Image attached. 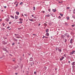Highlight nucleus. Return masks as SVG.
Returning <instances> with one entry per match:
<instances>
[{
  "instance_id": "obj_1",
  "label": "nucleus",
  "mask_w": 75,
  "mask_h": 75,
  "mask_svg": "<svg viewBox=\"0 0 75 75\" xmlns=\"http://www.w3.org/2000/svg\"><path fill=\"white\" fill-rule=\"evenodd\" d=\"M75 51L74 50H73L72 51V52H71L70 53V55H73V54H74V52H75Z\"/></svg>"
},
{
  "instance_id": "obj_2",
  "label": "nucleus",
  "mask_w": 75,
  "mask_h": 75,
  "mask_svg": "<svg viewBox=\"0 0 75 75\" xmlns=\"http://www.w3.org/2000/svg\"><path fill=\"white\" fill-rule=\"evenodd\" d=\"M73 39H71V40H70V43L71 44H72L73 43Z\"/></svg>"
},
{
  "instance_id": "obj_3",
  "label": "nucleus",
  "mask_w": 75,
  "mask_h": 75,
  "mask_svg": "<svg viewBox=\"0 0 75 75\" xmlns=\"http://www.w3.org/2000/svg\"><path fill=\"white\" fill-rule=\"evenodd\" d=\"M69 48H72V47H73V45H69Z\"/></svg>"
},
{
  "instance_id": "obj_4",
  "label": "nucleus",
  "mask_w": 75,
  "mask_h": 75,
  "mask_svg": "<svg viewBox=\"0 0 75 75\" xmlns=\"http://www.w3.org/2000/svg\"><path fill=\"white\" fill-rule=\"evenodd\" d=\"M33 57H31L29 59L30 61H33Z\"/></svg>"
},
{
  "instance_id": "obj_5",
  "label": "nucleus",
  "mask_w": 75,
  "mask_h": 75,
  "mask_svg": "<svg viewBox=\"0 0 75 75\" xmlns=\"http://www.w3.org/2000/svg\"><path fill=\"white\" fill-rule=\"evenodd\" d=\"M64 57H63L61 58L60 59V61H62L63 60V59H64Z\"/></svg>"
},
{
  "instance_id": "obj_6",
  "label": "nucleus",
  "mask_w": 75,
  "mask_h": 75,
  "mask_svg": "<svg viewBox=\"0 0 75 75\" xmlns=\"http://www.w3.org/2000/svg\"><path fill=\"white\" fill-rule=\"evenodd\" d=\"M33 19H34V18L29 19V20H30V21H34L33 20Z\"/></svg>"
},
{
  "instance_id": "obj_7",
  "label": "nucleus",
  "mask_w": 75,
  "mask_h": 75,
  "mask_svg": "<svg viewBox=\"0 0 75 75\" xmlns=\"http://www.w3.org/2000/svg\"><path fill=\"white\" fill-rule=\"evenodd\" d=\"M18 16H15V19H18Z\"/></svg>"
},
{
  "instance_id": "obj_8",
  "label": "nucleus",
  "mask_w": 75,
  "mask_h": 75,
  "mask_svg": "<svg viewBox=\"0 0 75 75\" xmlns=\"http://www.w3.org/2000/svg\"><path fill=\"white\" fill-rule=\"evenodd\" d=\"M58 50L60 52H61V51H62V50L61 49H58Z\"/></svg>"
},
{
  "instance_id": "obj_9",
  "label": "nucleus",
  "mask_w": 75,
  "mask_h": 75,
  "mask_svg": "<svg viewBox=\"0 0 75 75\" xmlns=\"http://www.w3.org/2000/svg\"><path fill=\"white\" fill-rule=\"evenodd\" d=\"M16 13L18 16L19 15V12L18 11L16 12Z\"/></svg>"
},
{
  "instance_id": "obj_10",
  "label": "nucleus",
  "mask_w": 75,
  "mask_h": 75,
  "mask_svg": "<svg viewBox=\"0 0 75 75\" xmlns=\"http://www.w3.org/2000/svg\"><path fill=\"white\" fill-rule=\"evenodd\" d=\"M45 16L47 17H50V14H48V15H46Z\"/></svg>"
},
{
  "instance_id": "obj_11",
  "label": "nucleus",
  "mask_w": 75,
  "mask_h": 75,
  "mask_svg": "<svg viewBox=\"0 0 75 75\" xmlns=\"http://www.w3.org/2000/svg\"><path fill=\"white\" fill-rule=\"evenodd\" d=\"M48 31H49V29H47L46 30V33H48Z\"/></svg>"
},
{
  "instance_id": "obj_12",
  "label": "nucleus",
  "mask_w": 75,
  "mask_h": 75,
  "mask_svg": "<svg viewBox=\"0 0 75 75\" xmlns=\"http://www.w3.org/2000/svg\"><path fill=\"white\" fill-rule=\"evenodd\" d=\"M13 41H17V40L16 39L14 38L13 39Z\"/></svg>"
},
{
  "instance_id": "obj_13",
  "label": "nucleus",
  "mask_w": 75,
  "mask_h": 75,
  "mask_svg": "<svg viewBox=\"0 0 75 75\" xmlns=\"http://www.w3.org/2000/svg\"><path fill=\"white\" fill-rule=\"evenodd\" d=\"M18 67V66H17V67H15L14 68V69H17V68Z\"/></svg>"
},
{
  "instance_id": "obj_14",
  "label": "nucleus",
  "mask_w": 75,
  "mask_h": 75,
  "mask_svg": "<svg viewBox=\"0 0 75 75\" xmlns=\"http://www.w3.org/2000/svg\"><path fill=\"white\" fill-rule=\"evenodd\" d=\"M3 43L4 44H7V42H5L4 41L3 42Z\"/></svg>"
},
{
  "instance_id": "obj_15",
  "label": "nucleus",
  "mask_w": 75,
  "mask_h": 75,
  "mask_svg": "<svg viewBox=\"0 0 75 75\" xmlns=\"http://www.w3.org/2000/svg\"><path fill=\"white\" fill-rule=\"evenodd\" d=\"M52 11L53 12H55L57 11V10L55 9H53Z\"/></svg>"
},
{
  "instance_id": "obj_16",
  "label": "nucleus",
  "mask_w": 75,
  "mask_h": 75,
  "mask_svg": "<svg viewBox=\"0 0 75 75\" xmlns=\"http://www.w3.org/2000/svg\"><path fill=\"white\" fill-rule=\"evenodd\" d=\"M11 17V18H13V19H14V16H13L12 15H11L10 16Z\"/></svg>"
},
{
  "instance_id": "obj_17",
  "label": "nucleus",
  "mask_w": 75,
  "mask_h": 75,
  "mask_svg": "<svg viewBox=\"0 0 75 75\" xmlns=\"http://www.w3.org/2000/svg\"><path fill=\"white\" fill-rule=\"evenodd\" d=\"M65 36L63 35H62V38H64Z\"/></svg>"
},
{
  "instance_id": "obj_18",
  "label": "nucleus",
  "mask_w": 75,
  "mask_h": 75,
  "mask_svg": "<svg viewBox=\"0 0 75 75\" xmlns=\"http://www.w3.org/2000/svg\"><path fill=\"white\" fill-rule=\"evenodd\" d=\"M67 38H69V34H68L67 35Z\"/></svg>"
},
{
  "instance_id": "obj_19",
  "label": "nucleus",
  "mask_w": 75,
  "mask_h": 75,
  "mask_svg": "<svg viewBox=\"0 0 75 75\" xmlns=\"http://www.w3.org/2000/svg\"><path fill=\"white\" fill-rule=\"evenodd\" d=\"M6 21H9V20L8 19H6Z\"/></svg>"
},
{
  "instance_id": "obj_20",
  "label": "nucleus",
  "mask_w": 75,
  "mask_h": 75,
  "mask_svg": "<svg viewBox=\"0 0 75 75\" xmlns=\"http://www.w3.org/2000/svg\"><path fill=\"white\" fill-rule=\"evenodd\" d=\"M3 50L4 51H7V50H6V49L5 48H3Z\"/></svg>"
},
{
  "instance_id": "obj_21",
  "label": "nucleus",
  "mask_w": 75,
  "mask_h": 75,
  "mask_svg": "<svg viewBox=\"0 0 75 75\" xmlns=\"http://www.w3.org/2000/svg\"><path fill=\"white\" fill-rule=\"evenodd\" d=\"M68 35V33H66L64 34V35L65 36H66V35Z\"/></svg>"
},
{
  "instance_id": "obj_22",
  "label": "nucleus",
  "mask_w": 75,
  "mask_h": 75,
  "mask_svg": "<svg viewBox=\"0 0 75 75\" xmlns=\"http://www.w3.org/2000/svg\"><path fill=\"white\" fill-rule=\"evenodd\" d=\"M4 55L2 56V57H1L0 58V59H1V58H4Z\"/></svg>"
},
{
  "instance_id": "obj_23",
  "label": "nucleus",
  "mask_w": 75,
  "mask_h": 75,
  "mask_svg": "<svg viewBox=\"0 0 75 75\" xmlns=\"http://www.w3.org/2000/svg\"><path fill=\"white\" fill-rule=\"evenodd\" d=\"M46 36H49V33H46Z\"/></svg>"
},
{
  "instance_id": "obj_24",
  "label": "nucleus",
  "mask_w": 75,
  "mask_h": 75,
  "mask_svg": "<svg viewBox=\"0 0 75 75\" xmlns=\"http://www.w3.org/2000/svg\"><path fill=\"white\" fill-rule=\"evenodd\" d=\"M58 18H59V19H60L61 18V16H59L58 17Z\"/></svg>"
},
{
  "instance_id": "obj_25",
  "label": "nucleus",
  "mask_w": 75,
  "mask_h": 75,
  "mask_svg": "<svg viewBox=\"0 0 75 75\" xmlns=\"http://www.w3.org/2000/svg\"><path fill=\"white\" fill-rule=\"evenodd\" d=\"M33 8V10H34V11H35V6H34Z\"/></svg>"
},
{
  "instance_id": "obj_26",
  "label": "nucleus",
  "mask_w": 75,
  "mask_h": 75,
  "mask_svg": "<svg viewBox=\"0 0 75 75\" xmlns=\"http://www.w3.org/2000/svg\"><path fill=\"white\" fill-rule=\"evenodd\" d=\"M67 40L66 39H64V42H67Z\"/></svg>"
},
{
  "instance_id": "obj_27",
  "label": "nucleus",
  "mask_w": 75,
  "mask_h": 75,
  "mask_svg": "<svg viewBox=\"0 0 75 75\" xmlns=\"http://www.w3.org/2000/svg\"><path fill=\"white\" fill-rule=\"evenodd\" d=\"M18 24H20V23H23V22L21 21L19 22H18Z\"/></svg>"
},
{
  "instance_id": "obj_28",
  "label": "nucleus",
  "mask_w": 75,
  "mask_h": 75,
  "mask_svg": "<svg viewBox=\"0 0 75 75\" xmlns=\"http://www.w3.org/2000/svg\"><path fill=\"white\" fill-rule=\"evenodd\" d=\"M16 37L17 38H20V37H19V36H16Z\"/></svg>"
},
{
  "instance_id": "obj_29",
  "label": "nucleus",
  "mask_w": 75,
  "mask_h": 75,
  "mask_svg": "<svg viewBox=\"0 0 75 75\" xmlns=\"http://www.w3.org/2000/svg\"><path fill=\"white\" fill-rule=\"evenodd\" d=\"M67 20H68L69 19V17H67Z\"/></svg>"
},
{
  "instance_id": "obj_30",
  "label": "nucleus",
  "mask_w": 75,
  "mask_h": 75,
  "mask_svg": "<svg viewBox=\"0 0 75 75\" xmlns=\"http://www.w3.org/2000/svg\"><path fill=\"white\" fill-rule=\"evenodd\" d=\"M44 25L45 27H46L47 26V24L46 23H45Z\"/></svg>"
},
{
  "instance_id": "obj_31",
  "label": "nucleus",
  "mask_w": 75,
  "mask_h": 75,
  "mask_svg": "<svg viewBox=\"0 0 75 75\" xmlns=\"http://www.w3.org/2000/svg\"><path fill=\"white\" fill-rule=\"evenodd\" d=\"M19 20L20 21H23V19H22V18H20L19 19Z\"/></svg>"
},
{
  "instance_id": "obj_32",
  "label": "nucleus",
  "mask_w": 75,
  "mask_h": 75,
  "mask_svg": "<svg viewBox=\"0 0 75 75\" xmlns=\"http://www.w3.org/2000/svg\"><path fill=\"white\" fill-rule=\"evenodd\" d=\"M20 5H22L23 4V2H21L20 3Z\"/></svg>"
},
{
  "instance_id": "obj_33",
  "label": "nucleus",
  "mask_w": 75,
  "mask_h": 75,
  "mask_svg": "<svg viewBox=\"0 0 75 75\" xmlns=\"http://www.w3.org/2000/svg\"><path fill=\"white\" fill-rule=\"evenodd\" d=\"M60 16H62H62H63V14H62L60 13Z\"/></svg>"
},
{
  "instance_id": "obj_34",
  "label": "nucleus",
  "mask_w": 75,
  "mask_h": 75,
  "mask_svg": "<svg viewBox=\"0 0 75 75\" xmlns=\"http://www.w3.org/2000/svg\"><path fill=\"white\" fill-rule=\"evenodd\" d=\"M73 18H75V16L74 15H73L72 16Z\"/></svg>"
},
{
  "instance_id": "obj_35",
  "label": "nucleus",
  "mask_w": 75,
  "mask_h": 75,
  "mask_svg": "<svg viewBox=\"0 0 75 75\" xmlns=\"http://www.w3.org/2000/svg\"><path fill=\"white\" fill-rule=\"evenodd\" d=\"M24 16H26V17H27V15L26 14H24Z\"/></svg>"
},
{
  "instance_id": "obj_36",
  "label": "nucleus",
  "mask_w": 75,
  "mask_h": 75,
  "mask_svg": "<svg viewBox=\"0 0 75 75\" xmlns=\"http://www.w3.org/2000/svg\"><path fill=\"white\" fill-rule=\"evenodd\" d=\"M5 25V24L4 23H2V25L3 26H4Z\"/></svg>"
},
{
  "instance_id": "obj_37",
  "label": "nucleus",
  "mask_w": 75,
  "mask_h": 75,
  "mask_svg": "<svg viewBox=\"0 0 75 75\" xmlns=\"http://www.w3.org/2000/svg\"><path fill=\"white\" fill-rule=\"evenodd\" d=\"M58 49H59V48H58V47H57L56 48V51H57V50H58Z\"/></svg>"
},
{
  "instance_id": "obj_38",
  "label": "nucleus",
  "mask_w": 75,
  "mask_h": 75,
  "mask_svg": "<svg viewBox=\"0 0 75 75\" xmlns=\"http://www.w3.org/2000/svg\"><path fill=\"white\" fill-rule=\"evenodd\" d=\"M72 27H75V25H71Z\"/></svg>"
},
{
  "instance_id": "obj_39",
  "label": "nucleus",
  "mask_w": 75,
  "mask_h": 75,
  "mask_svg": "<svg viewBox=\"0 0 75 75\" xmlns=\"http://www.w3.org/2000/svg\"><path fill=\"white\" fill-rule=\"evenodd\" d=\"M69 8H70L69 7H67V9H69Z\"/></svg>"
},
{
  "instance_id": "obj_40",
  "label": "nucleus",
  "mask_w": 75,
  "mask_h": 75,
  "mask_svg": "<svg viewBox=\"0 0 75 75\" xmlns=\"http://www.w3.org/2000/svg\"><path fill=\"white\" fill-rule=\"evenodd\" d=\"M48 10L50 12V11H51V9H49Z\"/></svg>"
},
{
  "instance_id": "obj_41",
  "label": "nucleus",
  "mask_w": 75,
  "mask_h": 75,
  "mask_svg": "<svg viewBox=\"0 0 75 75\" xmlns=\"http://www.w3.org/2000/svg\"><path fill=\"white\" fill-rule=\"evenodd\" d=\"M15 44V43H14V42H13V43H12V45H14Z\"/></svg>"
},
{
  "instance_id": "obj_42",
  "label": "nucleus",
  "mask_w": 75,
  "mask_h": 75,
  "mask_svg": "<svg viewBox=\"0 0 75 75\" xmlns=\"http://www.w3.org/2000/svg\"><path fill=\"white\" fill-rule=\"evenodd\" d=\"M4 29H5V28H2V30H3L4 31Z\"/></svg>"
},
{
  "instance_id": "obj_43",
  "label": "nucleus",
  "mask_w": 75,
  "mask_h": 75,
  "mask_svg": "<svg viewBox=\"0 0 75 75\" xmlns=\"http://www.w3.org/2000/svg\"><path fill=\"white\" fill-rule=\"evenodd\" d=\"M33 18H35V19H37V17H36V16H34V17H33Z\"/></svg>"
},
{
  "instance_id": "obj_44",
  "label": "nucleus",
  "mask_w": 75,
  "mask_h": 75,
  "mask_svg": "<svg viewBox=\"0 0 75 75\" xmlns=\"http://www.w3.org/2000/svg\"><path fill=\"white\" fill-rule=\"evenodd\" d=\"M15 35H16V36H17V35H18V34H15Z\"/></svg>"
},
{
  "instance_id": "obj_45",
  "label": "nucleus",
  "mask_w": 75,
  "mask_h": 75,
  "mask_svg": "<svg viewBox=\"0 0 75 75\" xmlns=\"http://www.w3.org/2000/svg\"><path fill=\"white\" fill-rule=\"evenodd\" d=\"M33 20H33V21H36V20L35 19H33Z\"/></svg>"
},
{
  "instance_id": "obj_46",
  "label": "nucleus",
  "mask_w": 75,
  "mask_h": 75,
  "mask_svg": "<svg viewBox=\"0 0 75 75\" xmlns=\"http://www.w3.org/2000/svg\"><path fill=\"white\" fill-rule=\"evenodd\" d=\"M12 61L13 62H14L15 61V59H13L12 60Z\"/></svg>"
},
{
  "instance_id": "obj_47",
  "label": "nucleus",
  "mask_w": 75,
  "mask_h": 75,
  "mask_svg": "<svg viewBox=\"0 0 75 75\" xmlns=\"http://www.w3.org/2000/svg\"><path fill=\"white\" fill-rule=\"evenodd\" d=\"M10 28V26H8L7 27V29H8V28Z\"/></svg>"
},
{
  "instance_id": "obj_48",
  "label": "nucleus",
  "mask_w": 75,
  "mask_h": 75,
  "mask_svg": "<svg viewBox=\"0 0 75 75\" xmlns=\"http://www.w3.org/2000/svg\"><path fill=\"white\" fill-rule=\"evenodd\" d=\"M9 24H11V22H9Z\"/></svg>"
},
{
  "instance_id": "obj_49",
  "label": "nucleus",
  "mask_w": 75,
  "mask_h": 75,
  "mask_svg": "<svg viewBox=\"0 0 75 75\" xmlns=\"http://www.w3.org/2000/svg\"><path fill=\"white\" fill-rule=\"evenodd\" d=\"M33 35H36L35 34H33Z\"/></svg>"
},
{
  "instance_id": "obj_50",
  "label": "nucleus",
  "mask_w": 75,
  "mask_h": 75,
  "mask_svg": "<svg viewBox=\"0 0 75 75\" xmlns=\"http://www.w3.org/2000/svg\"><path fill=\"white\" fill-rule=\"evenodd\" d=\"M1 21H2V19H0V22H1Z\"/></svg>"
},
{
  "instance_id": "obj_51",
  "label": "nucleus",
  "mask_w": 75,
  "mask_h": 75,
  "mask_svg": "<svg viewBox=\"0 0 75 75\" xmlns=\"http://www.w3.org/2000/svg\"><path fill=\"white\" fill-rule=\"evenodd\" d=\"M17 6H18V4H16V7H17Z\"/></svg>"
},
{
  "instance_id": "obj_52",
  "label": "nucleus",
  "mask_w": 75,
  "mask_h": 75,
  "mask_svg": "<svg viewBox=\"0 0 75 75\" xmlns=\"http://www.w3.org/2000/svg\"><path fill=\"white\" fill-rule=\"evenodd\" d=\"M42 13H45V11H42Z\"/></svg>"
},
{
  "instance_id": "obj_53",
  "label": "nucleus",
  "mask_w": 75,
  "mask_h": 75,
  "mask_svg": "<svg viewBox=\"0 0 75 75\" xmlns=\"http://www.w3.org/2000/svg\"><path fill=\"white\" fill-rule=\"evenodd\" d=\"M6 6H4V8H6Z\"/></svg>"
},
{
  "instance_id": "obj_54",
  "label": "nucleus",
  "mask_w": 75,
  "mask_h": 75,
  "mask_svg": "<svg viewBox=\"0 0 75 75\" xmlns=\"http://www.w3.org/2000/svg\"><path fill=\"white\" fill-rule=\"evenodd\" d=\"M15 75H17V73H15Z\"/></svg>"
},
{
  "instance_id": "obj_55",
  "label": "nucleus",
  "mask_w": 75,
  "mask_h": 75,
  "mask_svg": "<svg viewBox=\"0 0 75 75\" xmlns=\"http://www.w3.org/2000/svg\"><path fill=\"white\" fill-rule=\"evenodd\" d=\"M34 74H37V72H35V71L34 72Z\"/></svg>"
},
{
  "instance_id": "obj_56",
  "label": "nucleus",
  "mask_w": 75,
  "mask_h": 75,
  "mask_svg": "<svg viewBox=\"0 0 75 75\" xmlns=\"http://www.w3.org/2000/svg\"><path fill=\"white\" fill-rule=\"evenodd\" d=\"M40 23H39V24H38V26H40Z\"/></svg>"
},
{
  "instance_id": "obj_57",
  "label": "nucleus",
  "mask_w": 75,
  "mask_h": 75,
  "mask_svg": "<svg viewBox=\"0 0 75 75\" xmlns=\"http://www.w3.org/2000/svg\"><path fill=\"white\" fill-rule=\"evenodd\" d=\"M68 62V63H70V61H69Z\"/></svg>"
},
{
  "instance_id": "obj_58",
  "label": "nucleus",
  "mask_w": 75,
  "mask_h": 75,
  "mask_svg": "<svg viewBox=\"0 0 75 75\" xmlns=\"http://www.w3.org/2000/svg\"><path fill=\"white\" fill-rule=\"evenodd\" d=\"M32 17H34V15H32Z\"/></svg>"
},
{
  "instance_id": "obj_59",
  "label": "nucleus",
  "mask_w": 75,
  "mask_h": 75,
  "mask_svg": "<svg viewBox=\"0 0 75 75\" xmlns=\"http://www.w3.org/2000/svg\"><path fill=\"white\" fill-rule=\"evenodd\" d=\"M20 44V43L19 42L18 43V44Z\"/></svg>"
},
{
  "instance_id": "obj_60",
  "label": "nucleus",
  "mask_w": 75,
  "mask_h": 75,
  "mask_svg": "<svg viewBox=\"0 0 75 75\" xmlns=\"http://www.w3.org/2000/svg\"><path fill=\"white\" fill-rule=\"evenodd\" d=\"M43 37H44V38H46V37L44 36H43Z\"/></svg>"
},
{
  "instance_id": "obj_61",
  "label": "nucleus",
  "mask_w": 75,
  "mask_h": 75,
  "mask_svg": "<svg viewBox=\"0 0 75 75\" xmlns=\"http://www.w3.org/2000/svg\"><path fill=\"white\" fill-rule=\"evenodd\" d=\"M23 68V66H21V68Z\"/></svg>"
},
{
  "instance_id": "obj_62",
  "label": "nucleus",
  "mask_w": 75,
  "mask_h": 75,
  "mask_svg": "<svg viewBox=\"0 0 75 75\" xmlns=\"http://www.w3.org/2000/svg\"><path fill=\"white\" fill-rule=\"evenodd\" d=\"M65 55H66V54H64L63 55V56H65Z\"/></svg>"
},
{
  "instance_id": "obj_63",
  "label": "nucleus",
  "mask_w": 75,
  "mask_h": 75,
  "mask_svg": "<svg viewBox=\"0 0 75 75\" xmlns=\"http://www.w3.org/2000/svg\"><path fill=\"white\" fill-rule=\"evenodd\" d=\"M9 55H10L11 56H12V55H11V54H10Z\"/></svg>"
},
{
  "instance_id": "obj_64",
  "label": "nucleus",
  "mask_w": 75,
  "mask_h": 75,
  "mask_svg": "<svg viewBox=\"0 0 75 75\" xmlns=\"http://www.w3.org/2000/svg\"><path fill=\"white\" fill-rule=\"evenodd\" d=\"M57 68L55 69V70H57Z\"/></svg>"
}]
</instances>
